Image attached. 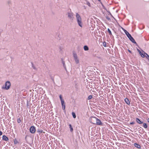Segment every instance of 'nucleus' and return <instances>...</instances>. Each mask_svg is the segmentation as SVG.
Listing matches in <instances>:
<instances>
[{"mask_svg": "<svg viewBox=\"0 0 149 149\" xmlns=\"http://www.w3.org/2000/svg\"><path fill=\"white\" fill-rule=\"evenodd\" d=\"M59 98L61 100V102H62V101H64V100L62 99V96L61 95H59Z\"/></svg>", "mask_w": 149, "mask_h": 149, "instance_id": "393cba45", "label": "nucleus"}, {"mask_svg": "<svg viewBox=\"0 0 149 149\" xmlns=\"http://www.w3.org/2000/svg\"><path fill=\"white\" fill-rule=\"evenodd\" d=\"M68 18L71 20H73L74 19L73 14L72 12H69L68 13Z\"/></svg>", "mask_w": 149, "mask_h": 149, "instance_id": "423d86ee", "label": "nucleus"}, {"mask_svg": "<svg viewBox=\"0 0 149 149\" xmlns=\"http://www.w3.org/2000/svg\"><path fill=\"white\" fill-rule=\"evenodd\" d=\"M76 18L78 25L80 27H82L83 24L82 22L81 18L79 15L77 13H76Z\"/></svg>", "mask_w": 149, "mask_h": 149, "instance_id": "f257e3e1", "label": "nucleus"}, {"mask_svg": "<svg viewBox=\"0 0 149 149\" xmlns=\"http://www.w3.org/2000/svg\"><path fill=\"white\" fill-rule=\"evenodd\" d=\"M122 29L124 31V32H125V34H127V32H127L126 30H125V29H124L123 28H122Z\"/></svg>", "mask_w": 149, "mask_h": 149, "instance_id": "5701e85b", "label": "nucleus"}, {"mask_svg": "<svg viewBox=\"0 0 149 149\" xmlns=\"http://www.w3.org/2000/svg\"><path fill=\"white\" fill-rule=\"evenodd\" d=\"M14 142L15 144H17L18 143V142L17 140L16 139H15Z\"/></svg>", "mask_w": 149, "mask_h": 149, "instance_id": "bb28decb", "label": "nucleus"}, {"mask_svg": "<svg viewBox=\"0 0 149 149\" xmlns=\"http://www.w3.org/2000/svg\"><path fill=\"white\" fill-rule=\"evenodd\" d=\"M138 52L142 57H145L147 59L149 58V56L143 51L141 52L139 50H138Z\"/></svg>", "mask_w": 149, "mask_h": 149, "instance_id": "7ed1b4c3", "label": "nucleus"}, {"mask_svg": "<svg viewBox=\"0 0 149 149\" xmlns=\"http://www.w3.org/2000/svg\"><path fill=\"white\" fill-rule=\"evenodd\" d=\"M130 33H129V32H127V34H126V35L127 36Z\"/></svg>", "mask_w": 149, "mask_h": 149, "instance_id": "2f4dec72", "label": "nucleus"}, {"mask_svg": "<svg viewBox=\"0 0 149 149\" xmlns=\"http://www.w3.org/2000/svg\"><path fill=\"white\" fill-rule=\"evenodd\" d=\"M32 68H33V69H34V70H37V68L34 65V64H33V63H32Z\"/></svg>", "mask_w": 149, "mask_h": 149, "instance_id": "2eb2a0df", "label": "nucleus"}, {"mask_svg": "<svg viewBox=\"0 0 149 149\" xmlns=\"http://www.w3.org/2000/svg\"><path fill=\"white\" fill-rule=\"evenodd\" d=\"M122 29L124 31V32H125V34H127V32H127L126 30H125V29H124L123 28H122Z\"/></svg>", "mask_w": 149, "mask_h": 149, "instance_id": "4be33fe9", "label": "nucleus"}, {"mask_svg": "<svg viewBox=\"0 0 149 149\" xmlns=\"http://www.w3.org/2000/svg\"><path fill=\"white\" fill-rule=\"evenodd\" d=\"M86 4L88 5L89 6L91 7V5L90 3L88 2H87Z\"/></svg>", "mask_w": 149, "mask_h": 149, "instance_id": "cd10ccee", "label": "nucleus"}, {"mask_svg": "<svg viewBox=\"0 0 149 149\" xmlns=\"http://www.w3.org/2000/svg\"><path fill=\"white\" fill-rule=\"evenodd\" d=\"M148 121L149 122V118L148 119Z\"/></svg>", "mask_w": 149, "mask_h": 149, "instance_id": "c9c22d12", "label": "nucleus"}, {"mask_svg": "<svg viewBox=\"0 0 149 149\" xmlns=\"http://www.w3.org/2000/svg\"><path fill=\"white\" fill-rule=\"evenodd\" d=\"M134 146L136 147L137 148H141L140 146L138 144L135 143L134 144Z\"/></svg>", "mask_w": 149, "mask_h": 149, "instance_id": "4468645a", "label": "nucleus"}, {"mask_svg": "<svg viewBox=\"0 0 149 149\" xmlns=\"http://www.w3.org/2000/svg\"><path fill=\"white\" fill-rule=\"evenodd\" d=\"M84 48L85 51H87L89 49L88 47L86 45L84 46Z\"/></svg>", "mask_w": 149, "mask_h": 149, "instance_id": "dca6fc26", "label": "nucleus"}, {"mask_svg": "<svg viewBox=\"0 0 149 149\" xmlns=\"http://www.w3.org/2000/svg\"><path fill=\"white\" fill-rule=\"evenodd\" d=\"M2 132L1 131H0V136H1V135H2Z\"/></svg>", "mask_w": 149, "mask_h": 149, "instance_id": "7c9ffc66", "label": "nucleus"}, {"mask_svg": "<svg viewBox=\"0 0 149 149\" xmlns=\"http://www.w3.org/2000/svg\"><path fill=\"white\" fill-rule=\"evenodd\" d=\"M103 45L104 47H106L107 46H106V42H103Z\"/></svg>", "mask_w": 149, "mask_h": 149, "instance_id": "a878e982", "label": "nucleus"}, {"mask_svg": "<svg viewBox=\"0 0 149 149\" xmlns=\"http://www.w3.org/2000/svg\"><path fill=\"white\" fill-rule=\"evenodd\" d=\"M98 0L99 1H100V0Z\"/></svg>", "mask_w": 149, "mask_h": 149, "instance_id": "4c0bfd02", "label": "nucleus"}, {"mask_svg": "<svg viewBox=\"0 0 149 149\" xmlns=\"http://www.w3.org/2000/svg\"><path fill=\"white\" fill-rule=\"evenodd\" d=\"M61 104L62 108L63 110H65V105L64 101H62L61 102Z\"/></svg>", "mask_w": 149, "mask_h": 149, "instance_id": "1a4fd4ad", "label": "nucleus"}, {"mask_svg": "<svg viewBox=\"0 0 149 149\" xmlns=\"http://www.w3.org/2000/svg\"><path fill=\"white\" fill-rule=\"evenodd\" d=\"M130 33H129V32H127V34H126V35L127 36Z\"/></svg>", "mask_w": 149, "mask_h": 149, "instance_id": "473e14b6", "label": "nucleus"}, {"mask_svg": "<svg viewBox=\"0 0 149 149\" xmlns=\"http://www.w3.org/2000/svg\"><path fill=\"white\" fill-rule=\"evenodd\" d=\"M130 40L133 43H136V42H135V40L131 36V37L129 38Z\"/></svg>", "mask_w": 149, "mask_h": 149, "instance_id": "9d476101", "label": "nucleus"}, {"mask_svg": "<svg viewBox=\"0 0 149 149\" xmlns=\"http://www.w3.org/2000/svg\"><path fill=\"white\" fill-rule=\"evenodd\" d=\"M73 56L75 63L76 64L79 63V60L77 54L75 53L73 54Z\"/></svg>", "mask_w": 149, "mask_h": 149, "instance_id": "20e7f679", "label": "nucleus"}, {"mask_svg": "<svg viewBox=\"0 0 149 149\" xmlns=\"http://www.w3.org/2000/svg\"><path fill=\"white\" fill-rule=\"evenodd\" d=\"M92 98V96L91 95H89L88 97V100H90Z\"/></svg>", "mask_w": 149, "mask_h": 149, "instance_id": "b1692460", "label": "nucleus"}, {"mask_svg": "<svg viewBox=\"0 0 149 149\" xmlns=\"http://www.w3.org/2000/svg\"><path fill=\"white\" fill-rule=\"evenodd\" d=\"M125 102L128 105L130 104V102L129 100L127 98H126L125 99Z\"/></svg>", "mask_w": 149, "mask_h": 149, "instance_id": "f8f14e48", "label": "nucleus"}, {"mask_svg": "<svg viewBox=\"0 0 149 149\" xmlns=\"http://www.w3.org/2000/svg\"><path fill=\"white\" fill-rule=\"evenodd\" d=\"M70 128V131L71 132H72L73 131V128L72 125L71 124H69V125Z\"/></svg>", "mask_w": 149, "mask_h": 149, "instance_id": "f3484780", "label": "nucleus"}, {"mask_svg": "<svg viewBox=\"0 0 149 149\" xmlns=\"http://www.w3.org/2000/svg\"><path fill=\"white\" fill-rule=\"evenodd\" d=\"M122 29L124 31V32H125V34H127V32H127L126 30H125V29H124L123 28H122Z\"/></svg>", "mask_w": 149, "mask_h": 149, "instance_id": "aec40b11", "label": "nucleus"}, {"mask_svg": "<svg viewBox=\"0 0 149 149\" xmlns=\"http://www.w3.org/2000/svg\"><path fill=\"white\" fill-rule=\"evenodd\" d=\"M97 118L95 117H91L90 118V122L91 123L95 124Z\"/></svg>", "mask_w": 149, "mask_h": 149, "instance_id": "39448f33", "label": "nucleus"}, {"mask_svg": "<svg viewBox=\"0 0 149 149\" xmlns=\"http://www.w3.org/2000/svg\"><path fill=\"white\" fill-rule=\"evenodd\" d=\"M40 132H42V130H40L39 131Z\"/></svg>", "mask_w": 149, "mask_h": 149, "instance_id": "72a5a7b5", "label": "nucleus"}, {"mask_svg": "<svg viewBox=\"0 0 149 149\" xmlns=\"http://www.w3.org/2000/svg\"><path fill=\"white\" fill-rule=\"evenodd\" d=\"M143 126L145 128H147V126L146 124L145 123H144L143 124Z\"/></svg>", "mask_w": 149, "mask_h": 149, "instance_id": "6ab92c4d", "label": "nucleus"}, {"mask_svg": "<svg viewBox=\"0 0 149 149\" xmlns=\"http://www.w3.org/2000/svg\"><path fill=\"white\" fill-rule=\"evenodd\" d=\"M72 115L74 118H75L76 117V116L75 113L74 112H72Z\"/></svg>", "mask_w": 149, "mask_h": 149, "instance_id": "a211bd4d", "label": "nucleus"}, {"mask_svg": "<svg viewBox=\"0 0 149 149\" xmlns=\"http://www.w3.org/2000/svg\"><path fill=\"white\" fill-rule=\"evenodd\" d=\"M122 29L124 31V32H125V34H127V32H127L126 30H125V29H124L123 28H122Z\"/></svg>", "mask_w": 149, "mask_h": 149, "instance_id": "412c9836", "label": "nucleus"}, {"mask_svg": "<svg viewBox=\"0 0 149 149\" xmlns=\"http://www.w3.org/2000/svg\"><path fill=\"white\" fill-rule=\"evenodd\" d=\"M102 122L99 119L97 118L95 123V124H96L97 125H102Z\"/></svg>", "mask_w": 149, "mask_h": 149, "instance_id": "6e6552de", "label": "nucleus"}, {"mask_svg": "<svg viewBox=\"0 0 149 149\" xmlns=\"http://www.w3.org/2000/svg\"><path fill=\"white\" fill-rule=\"evenodd\" d=\"M127 37L128 38H130V37H131L132 36L130 34H129L127 36Z\"/></svg>", "mask_w": 149, "mask_h": 149, "instance_id": "c756f323", "label": "nucleus"}, {"mask_svg": "<svg viewBox=\"0 0 149 149\" xmlns=\"http://www.w3.org/2000/svg\"><path fill=\"white\" fill-rule=\"evenodd\" d=\"M136 121L137 123L139 124H142L143 122L141 121L139 119L136 118Z\"/></svg>", "mask_w": 149, "mask_h": 149, "instance_id": "ddd939ff", "label": "nucleus"}, {"mask_svg": "<svg viewBox=\"0 0 149 149\" xmlns=\"http://www.w3.org/2000/svg\"><path fill=\"white\" fill-rule=\"evenodd\" d=\"M128 51H129V52L130 53H131V52L130 51V50H128Z\"/></svg>", "mask_w": 149, "mask_h": 149, "instance_id": "e433bc0d", "label": "nucleus"}, {"mask_svg": "<svg viewBox=\"0 0 149 149\" xmlns=\"http://www.w3.org/2000/svg\"><path fill=\"white\" fill-rule=\"evenodd\" d=\"M10 85L11 84L10 82L7 81L5 83V86H3L2 87V88L7 90H8L10 88Z\"/></svg>", "mask_w": 149, "mask_h": 149, "instance_id": "f03ea898", "label": "nucleus"}, {"mask_svg": "<svg viewBox=\"0 0 149 149\" xmlns=\"http://www.w3.org/2000/svg\"><path fill=\"white\" fill-rule=\"evenodd\" d=\"M134 124V123H133V122H132V123H130V124Z\"/></svg>", "mask_w": 149, "mask_h": 149, "instance_id": "f704fd0d", "label": "nucleus"}, {"mask_svg": "<svg viewBox=\"0 0 149 149\" xmlns=\"http://www.w3.org/2000/svg\"><path fill=\"white\" fill-rule=\"evenodd\" d=\"M30 131L32 133H34L36 131L35 127L33 126H31L30 129Z\"/></svg>", "mask_w": 149, "mask_h": 149, "instance_id": "0eeeda50", "label": "nucleus"}, {"mask_svg": "<svg viewBox=\"0 0 149 149\" xmlns=\"http://www.w3.org/2000/svg\"><path fill=\"white\" fill-rule=\"evenodd\" d=\"M3 139L5 141H7L8 140V138L6 136L3 135Z\"/></svg>", "mask_w": 149, "mask_h": 149, "instance_id": "9b49d317", "label": "nucleus"}, {"mask_svg": "<svg viewBox=\"0 0 149 149\" xmlns=\"http://www.w3.org/2000/svg\"><path fill=\"white\" fill-rule=\"evenodd\" d=\"M107 30L109 34L110 35H111V33L110 30L109 29H108Z\"/></svg>", "mask_w": 149, "mask_h": 149, "instance_id": "c85d7f7f", "label": "nucleus"}]
</instances>
